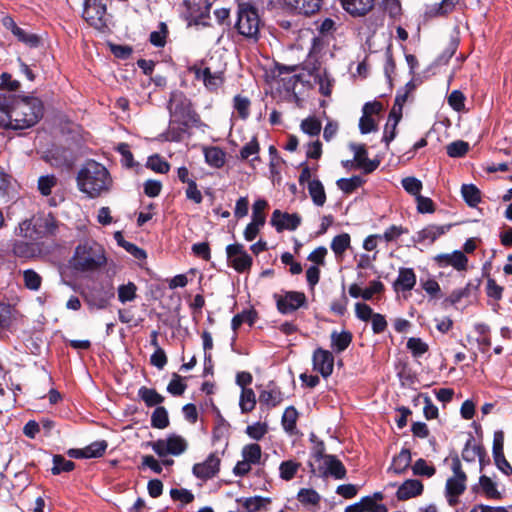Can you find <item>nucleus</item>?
<instances>
[{
  "mask_svg": "<svg viewBox=\"0 0 512 512\" xmlns=\"http://www.w3.org/2000/svg\"><path fill=\"white\" fill-rule=\"evenodd\" d=\"M416 284V275L412 268H400L393 287L395 291H410Z\"/></svg>",
  "mask_w": 512,
  "mask_h": 512,
  "instance_id": "nucleus-19",
  "label": "nucleus"
},
{
  "mask_svg": "<svg viewBox=\"0 0 512 512\" xmlns=\"http://www.w3.org/2000/svg\"><path fill=\"white\" fill-rule=\"evenodd\" d=\"M466 489V480L460 478L450 477L446 482L445 492L447 501L450 506H455L458 503V497Z\"/></svg>",
  "mask_w": 512,
  "mask_h": 512,
  "instance_id": "nucleus-17",
  "label": "nucleus"
},
{
  "mask_svg": "<svg viewBox=\"0 0 512 512\" xmlns=\"http://www.w3.org/2000/svg\"><path fill=\"white\" fill-rule=\"evenodd\" d=\"M282 400V393L277 388L264 390L259 395L260 404L266 405L268 407H275L280 404Z\"/></svg>",
  "mask_w": 512,
  "mask_h": 512,
  "instance_id": "nucleus-28",
  "label": "nucleus"
},
{
  "mask_svg": "<svg viewBox=\"0 0 512 512\" xmlns=\"http://www.w3.org/2000/svg\"><path fill=\"white\" fill-rule=\"evenodd\" d=\"M7 118L2 126L22 130L34 126L43 116L42 102L37 98L16 99L3 96Z\"/></svg>",
  "mask_w": 512,
  "mask_h": 512,
  "instance_id": "nucleus-1",
  "label": "nucleus"
},
{
  "mask_svg": "<svg viewBox=\"0 0 512 512\" xmlns=\"http://www.w3.org/2000/svg\"><path fill=\"white\" fill-rule=\"evenodd\" d=\"M297 417V410L293 406L286 408L282 416V425L287 432L291 433L294 431Z\"/></svg>",
  "mask_w": 512,
  "mask_h": 512,
  "instance_id": "nucleus-47",
  "label": "nucleus"
},
{
  "mask_svg": "<svg viewBox=\"0 0 512 512\" xmlns=\"http://www.w3.org/2000/svg\"><path fill=\"white\" fill-rule=\"evenodd\" d=\"M205 159L210 165L220 168L225 163V153L219 147H209L205 149Z\"/></svg>",
  "mask_w": 512,
  "mask_h": 512,
  "instance_id": "nucleus-30",
  "label": "nucleus"
},
{
  "mask_svg": "<svg viewBox=\"0 0 512 512\" xmlns=\"http://www.w3.org/2000/svg\"><path fill=\"white\" fill-rule=\"evenodd\" d=\"M19 41L25 43L30 47H37L40 44V38L36 34H29L20 27H14L13 33Z\"/></svg>",
  "mask_w": 512,
  "mask_h": 512,
  "instance_id": "nucleus-49",
  "label": "nucleus"
},
{
  "mask_svg": "<svg viewBox=\"0 0 512 512\" xmlns=\"http://www.w3.org/2000/svg\"><path fill=\"white\" fill-rule=\"evenodd\" d=\"M301 129L310 136H317L321 131V122L316 117H308L302 121Z\"/></svg>",
  "mask_w": 512,
  "mask_h": 512,
  "instance_id": "nucleus-53",
  "label": "nucleus"
},
{
  "mask_svg": "<svg viewBox=\"0 0 512 512\" xmlns=\"http://www.w3.org/2000/svg\"><path fill=\"white\" fill-rule=\"evenodd\" d=\"M170 496L175 501H181L184 504L191 503L194 500V495L187 489H171Z\"/></svg>",
  "mask_w": 512,
  "mask_h": 512,
  "instance_id": "nucleus-63",
  "label": "nucleus"
},
{
  "mask_svg": "<svg viewBox=\"0 0 512 512\" xmlns=\"http://www.w3.org/2000/svg\"><path fill=\"white\" fill-rule=\"evenodd\" d=\"M450 228L451 225H428L418 233L417 241L423 242L425 240H429L430 243H433L438 237L445 234Z\"/></svg>",
  "mask_w": 512,
  "mask_h": 512,
  "instance_id": "nucleus-21",
  "label": "nucleus"
},
{
  "mask_svg": "<svg viewBox=\"0 0 512 512\" xmlns=\"http://www.w3.org/2000/svg\"><path fill=\"white\" fill-rule=\"evenodd\" d=\"M34 227L37 228V233L39 235H53L57 229V222L55 218L49 214L46 217L38 219L35 222Z\"/></svg>",
  "mask_w": 512,
  "mask_h": 512,
  "instance_id": "nucleus-24",
  "label": "nucleus"
},
{
  "mask_svg": "<svg viewBox=\"0 0 512 512\" xmlns=\"http://www.w3.org/2000/svg\"><path fill=\"white\" fill-rule=\"evenodd\" d=\"M309 194L317 206H323L326 202V194L322 183L319 180H312L308 183Z\"/></svg>",
  "mask_w": 512,
  "mask_h": 512,
  "instance_id": "nucleus-26",
  "label": "nucleus"
},
{
  "mask_svg": "<svg viewBox=\"0 0 512 512\" xmlns=\"http://www.w3.org/2000/svg\"><path fill=\"white\" fill-rule=\"evenodd\" d=\"M268 206L267 201L259 199L253 204L252 208V221L255 224L263 226L265 224L266 216L264 214L265 208Z\"/></svg>",
  "mask_w": 512,
  "mask_h": 512,
  "instance_id": "nucleus-43",
  "label": "nucleus"
},
{
  "mask_svg": "<svg viewBox=\"0 0 512 512\" xmlns=\"http://www.w3.org/2000/svg\"><path fill=\"white\" fill-rule=\"evenodd\" d=\"M363 184V180L360 176H353L351 178H341L337 181V186L344 193L349 194L356 190Z\"/></svg>",
  "mask_w": 512,
  "mask_h": 512,
  "instance_id": "nucleus-42",
  "label": "nucleus"
},
{
  "mask_svg": "<svg viewBox=\"0 0 512 512\" xmlns=\"http://www.w3.org/2000/svg\"><path fill=\"white\" fill-rule=\"evenodd\" d=\"M271 225L276 228L278 232L283 230H296L301 223V217L297 213L289 214L283 213L280 210H275L272 213Z\"/></svg>",
  "mask_w": 512,
  "mask_h": 512,
  "instance_id": "nucleus-12",
  "label": "nucleus"
},
{
  "mask_svg": "<svg viewBox=\"0 0 512 512\" xmlns=\"http://www.w3.org/2000/svg\"><path fill=\"white\" fill-rule=\"evenodd\" d=\"M286 8L291 11L310 16L317 13L322 5L323 0H282Z\"/></svg>",
  "mask_w": 512,
  "mask_h": 512,
  "instance_id": "nucleus-13",
  "label": "nucleus"
},
{
  "mask_svg": "<svg viewBox=\"0 0 512 512\" xmlns=\"http://www.w3.org/2000/svg\"><path fill=\"white\" fill-rule=\"evenodd\" d=\"M58 184V179L55 175H44L38 179V190L43 196H49L52 189Z\"/></svg>",
  "mask_w": 512,
  "mask_h": 512,
  "instance_id": "nucleus-37",
  "label": "nucleus"
},
{
  "mask_svg": "<svg viewBox=\"0 0 512 512\" xmlns=\"http://www.w3.org/2000/svg\"><path fill=\"white\" fill-rule=\"evenodd\" d=\"M461 193L465 202L471 207H475L481 201V192L473 184L462 185Z\"/></svg>",
  "mask_w": 512,
  "mask_h": 512,
  "instance_id": "nucleus-29",
  "label": "nucleus"
},
{
  "mask_svg": "<svg viewBox=\"0 0 512 512\" xmlns=\"http://www.w3.org/2000/svg\"><path fill=\"white\" fill-rule=\"evenodd\" d=\"M250 100L246 97L237 95L234 97V108L238 112L239 117L246 119L249 115Z\"/></svg>",
  "mask_w": 512,
  "mask_h": 512,
  "instance_id": "nucleus-60",
  "label": "nucleus"
},
{
  "mask_svg": "<svg viewBox=\"0 0 512 512\" xmlns=\"http://www.w3.org/2000/svg\"><path fill=\"white\" fill-rule=\"evenodd\" d=\"M256 405L255 393L251 388L242 389L239 406L242 413L251 412Z\"/></svg>",
  "mask_w": 512,
  "mask_h": 512,
  "instance_id": "nucleus-31",
  "label": "nucleus"
},
{
  "mask_svg": "<svg viewBox=\"0 0 512 512\" xmlns=\"http://www.w3.org/2000/svg\"><path fill=\"white\" fill-rule=\"evenodd\" d=\"M316 29L323 37L332 35L336 30V23L331 18H325L316 22Z\"/></svg>",
  "mask_w": 512,
  "mask_h": 512,
  "instance_id": "nucleus-56",
  "label": "nucleus"
},
{
  "mask_svg": "<svg viewBox=\"0 0 512 512\" xmlns=\"http://www.w3.org/2000/svg\"><path fill=\"white\" fill-rule=\"evenodd\" d=\"M259 27L260 18L257 9L249 3L239 4L236 23L238 32L248 38H257Z\"/></svg>",
  "mask_w": 512,
  "mask_h": 512,
  "instance_id": "nucleus-5",
  "label": "nucleus"
},
{
  "mask_svg": "<svg viewBox=\"0 0 512 512\" xmlns=\"http://www.w3.org/2000/svg\"><path fill=\"white\" fill-rule=\"evenodd\" d=\"M221 459L216 453H211L205 461L193 466V474L201 479L208 480L217 475L220 470Z\"/></svg>",
  "mask_w": 512,
  "mask_h": 512,
  "instance_id": "nucleus-10",
  "label": "nucleus"
},
{
  "mask_svg": "<svg viewBox=\"0 0 512 512\" xmlns=\"http://www.w3.org/2000/svg\"><path fill=\"white\" fill-rule=\"evenodd\" d=\"M468 150L469 144L462 140L454 141L446 147L447 154L453 158L464 156Z\"/></svg>",
  "mask_w": 512,
  "mask_h": 512,
  "instance_id": "nucleus-48",
  "label": "nucleus"
},
{
  "mask_svg": "<svg viewBox=\"0 0 512 512\" xmlns=\"http://www.w3.org/2000/svg\"><path fill=\"white\" fill-rule=\"evenodd\" d=\"M411 460L412 457L410 450L402 449L400 453L393 458L389 471H393L395 474H402L410 466Z\"/></svg>",
  "mask_w": 512,
  "mask_h": 512,
  "instance_id": "nucleus-22",
  "label": "nucleus"
},
{
  "mask_svg": "<svg viewBox=\"0 0 512 512\" xmlns=\"http://www.w3.org/2000/svg\"><path fill=\"white\" fill-rule=\"evenodd\" d=\"M402 186L409 194L417 198L422 189V182L415 177H406L402 180Z\"/></svg>",
  "mask_w": 512,
  "mask_h": 512,
  "instance_id": "nucleus-58",
  "label": "nucleus"
},
{
  "mask_svg": "<svg viewBox=\"0 0 512 512\" xmlns=\"http://www.w3.org/2000/svg\"><path fill=\"white\" fill-rule=\"evenodd\" d=\"M23 280L25 287L34 291L40 288L42 282L41 276L31 269L23 272Z\"/></svg>",
  "mask_w": 512,
  "mask_h": 512,
  "instance_id": "nucleus-50",
  "label": "nucleus"
},
{
  "mask_svg": "<svg viewBox=\"0 0 512 512\" xmlns=\"http://www.w3.org/2000/svg\"><path fill=\"white\" fill-rule=\"evenodd\" d=\"M158 31H153L150 34L149 41L156 47H163L166 44V36L168 34L167 25L163 22L160 23Z\"/></svg>",
  "mask_w": 512,
  "mask_h": 512,
  "instance_id": "nucleus-52",
  "label": "nucleus"
},
{
  "mask_svg": "<svg viewBox=\"0 0 512 512\" xmlns=\"http://www.w3.org/2000/svg\"><path fill=\"white\" fill-rule=\"evenodd\" d=\"M227 258L230 265L237 272H244L250 269L252 265V257L245 251L241 244H231L226 248Z\"/></svg>",
  "mask_w": 512,
  "mask_h": 512,
  "instance_id": "nucleus-8",
  "label": "nucleus"
},
{
  "mask_svg": "<svg viewBox=\"0 0 512 512\" xmlns=\"http://www.w3.org/2000/svg\"><path fill=\"white\" fill-rule=\"evenodd\" d=\"M114 295V288L112 286H109L107 289H93L87 298V302L96 309H105L110 305Z\"/></svg>",
  "mask_w": 512,
  "mask_h": 512,
  "instance_id": "nucleus-15",
  "label": "nucleus"
},
{
  "mask_svg": "<svg viewBox=\"0 0 512 512\" xmlns=\"http://www.w3.org/2000/svg\"><path fill=\"white\" fill-rule=\"evenodd\" d=\"M313 368L324 378L330 376L334 367V356L328 350L317 348L313 353Z\"/></svg>",
  "mask_w": 512,
  "mask_h": 512,
  "instance_id": "nucleus-11",
  "label": "nucleus"
},
{
  "mask_svg": "<svg viewBox=\"0 0 512 512\" xmlns=\"http://www.w3.org/2000/svg\"><path fill=\"white\" fill-rule=\"evenodd\" d=\"M311 467L313 466L311 465ZM311 472L314 474L317 473L318 476L324 478L332 476L333 478L340 480L346 477V468L334 455H327L324 458V463H321L317 470L312 468Z\"/></svg>",
  "mask_w": 512,
  "mask_h": 512,
  "instance_id": "nucleus-9",
  "label": "nucleus"
},
{
  "mask_svg": "<svg viewBox=\"0 0 512 512\" xmlns=\"http://www.w3.org/2000/svg\"><path fill=\"white\" fill-rule=\"evenodd\" d=\"M107 1L84 0L82 17L90 26L100 31L107 28Z\"/></svg>",
  "mask_w": 512,
  "mask_h": 512,
  "instance_id": "nucleus-6",
  "label": "nucleus"
},
{
  "mask_svg": "<svg viewBox=\"0 0 512 512\" xmlns=\"http://www.w3.org/2000/svg\"><path fill=\"white\" fill-rule=\"evenodd\" d=\"M167 108L170 114L169 140L180 141L190 127L199 123V115L193 109L190 99L177 90L171 93Z\"/></svg>",
  "mask_w": 512,
  "mask_h": 512,
  "instance_id": "nucleus-2",
  "label": "nucleus"
},
{
  "mask_svg": "<svg viewBox=\"0 0 512 512\" xmlns=\"http://www.w3.org/2000/svg\"><path fill=\"white\" fill-rule=\"evenodd\" d=\"M479 484L487 497L493 499H500L502 497L501 493L497 490L495 483L488 476H481Z\"/></svg>",
  "mask_w": 512,
  "mask_h": 512,
  "instance_id": "nucleus-45",
  "label": "nucleus"
},
{
  "mask_svg": "<svg viewBox=\"0 0 512 512\" xmlns=\"http://www.w3.org/2000/svg\"><path fill=\"white\" fill-rule=\"evenodd\" d=\"M105 264L104 248L94 241H86L79 244L71 259V266L80 272L95 271Z\"/></svg>",
  "mask_w": 512,
  "mask_h": 512,
  "instance_id": "nucleus-4",
  "label": "nucleus"
},
{
  "mask_svg": "<svg viewBox=\"0 0 512 512\" xmlns=\"http://www.w3.org/2000/svg\"><path fill=\"white\" fill-rule=\"evenodd\" d=\"M138 396L148 407L159 405L164 401V397L155 389L147 388L145 386L139 389Z\"/></svg>",
  "mask_w": 512,
  "mask_h": 512,
  "instance_id": "nucleus-25",
  "label": "nucleus"
},
{
  "mask_svg": "<svg viewBox=\"0 0 512 512\" xmlns=\"http://www.w3.org/2000/svg\"><path fill=\"white\" fill-rule=\"evenodd\" d=\"M435 260L440 266H452L458 271L466 270L468 258L461 251H454L452 254H440Z\"/></svg>",
  "mask_w": 512,
  "mask_h": 512,
  "instance_id": "nucleus-16",
  "label": "nucleus"
},
{
  "mask_svg": "<svg viewBox=\"0 0 512 512\" xmlns=\"http://www.w3.org/2000/svg\"><path fill=\"white\" fill-rule=\"evenodd\" d=\"M137 286L133 282H128L127 284L120 285L118 287V300L125 304L127 302L134 301L137 297Z\"/></svg>",
  "mask_w": 512,
  "mask_h": 512,
  "instance_id": "nucleus-32",
  "label": "nucleus"
},
{
  "mask_svg": "<svg viewBox=\"0 0 512 512\" xmlns=\"http://www.w3.org/2000/svg\"><path fill=\"white\" fill-rule=\"evenodd\" d=\"M77 185L80 191L94 198L110 190L112 178L104 165L88 160L77 174Z\"/></svg>",
  "mask_w": 512,
  "mask_h": 512,
  "instance_id": "nucleus-3",
  "label": "nucleus"
},
{
  "mask_svg": "<svg viewBox=\"0 0 512 512\" xmlns=\"http://www.w3.org/2000/svg\"><path fill=\"white\" fill-rule=\"evenodd\" d=\"M407 348L415 357H419L428 351V345L424 343L420 338L414 337L408 339Z\"/></svg>",
  "mask_w": 512,
  "mask_h": 512,
  "instance_id": "nucleus-57",
  "label": "nucleus"
},
{
  "mask_svg": "<svg viewBox=\"0 0 512 512\" xmlns=\"http://www.w3.org/2000/svg\"><path fill=\"white\" fill-rule=\"evenodd\" d=\"M375 0H341L343 8L353 16H364L373 7Z\"/></svg>",
  "mask_w": 512,
  "mask_h": 512,
  "instance_id": "nucleus-18",
  "label": "nucleus"
},
{
  "mask_svg": "<svg viewBox=\"0 0 512 512\" xmlns=\"http://www.w3.org/2000/svg\"><path fill=\"white\" fill-rule=\"evenodd\" d=\"M350 149L354 151V160L358 168L365 173L373 172L380 164L378 160H370L367 156V150L364 145L350 144Z\"/></svg>",
  "mask_w": 512,
  "mask_h": 512,
  "instance_id": "nucleus-14",
  "label": "nucleus"
},
{
  "mask_svg": "<svg viewBox=\"0 0 512 512\" xmlns=\"http://www.w3.org/2000/svg\"><path fill=\"white\" fill-rule=\"evenodd\" d=\"M151 425L157 429H165L169 425L168 412L163 406H158L151 415Z\"/></svg>",
  "mask_w": 512,
  "mask_h": 512,
  "instance_id": "nucleus-33",
  "label": "nucleus"
},
{
  "mask_svg": "<svg viewBox=\"0 0 512 512\" xmlns=\"http://www.w3.org/2000/svg\"><path fill=\"white\" fill-rule=\"evenodd\" d=\"M465 96L459 90H454L448 96L449 105L456 111H461L464 108Z\"/></svg>",
  "mask_w": 512,
  "mask_h": 512,
  "instance_id": "nucleus-64",
  "label": "nucleus"
},
{
  "mask_svg": "<svg viewBox=\"0 0 512 512\" xmlns=\"http://www.w3.org/2000/svg\"><path fill=\"white\" fill-rule=\"evenodd\" d=\"M203 83L209 90H216L224 81L222 72L212 73L209 67L204 68Z\"/></svg>",
  "mask_w": 512,
  "mask_h": 512,
  "instance_id": "nucleus-35",
  "label": "nucleus"
},
{
  "mask_svg": "<svg viewBox=\"0 0 512 512\" xmlns=\"http://www.w3.org/2000/svg\"><path fill=\"white\" fill-rule=\"evenodd\" d=\"M75 468L74 462L66 460L62 455H54L52 474L58 475L61 472H70Z\"/></svg>",
  "mask_w": 512,
  "mask_h": 512,
  "instance_id": "nucleus-39",
  "label": "nucleus"
},
{
  "mask_svg": "<svg viewBox=\"0 0 512 512\" xmlns=\"http://www.w3.org/2000/svg\"><path fill=\"white\" fill-rule=\"evenodd\" d=\"M471 440H468L465 444V447L462 451V458L465 461L471 462L474 461L475 457L478 456L480 462H482L483 457L485 456V449L482 446L475 445L470 448Z\"/></svg>",
  "mask_w": 512,
  "mask_h": 512,
  "instance_id": "nucleus-41",
  "label": "nucleus"
},
{
  "mask_svg": "<svg viewBox=\"0 0 512 512\" xmlns=\"http://www.w3.org/2000/svg\"><path fill=\"white\" fill-rule=\"evenodd\" d=\"M147 167L157 173H167L170 165L168 162L163 160L160 156L154 155L148 158Z\"/></svg>",
  "mask_w": 512,
  "mask_h": 512,
  "instance_id": "nucleus-54",
  "label": "nucleus"
},
{
  "mask_svg": "<svg viewBox=\"0 0 512 512\" xmlns=\"http://www.w3.org/2000/svg\"><path fill=\"white\" fill-rule=\"evenodd\" d=\"M261 454V447L256 443L246 445L242 450L243 458L251 464L259 463Z\"/></svg>",
  "mask_w": 512,
  "mask_h": 512,
  "instance_id": "nucleus-46",
  "label": "nucleus"
},
{
  "mask_svg": "<svg viewBox=\"0 0 512 512\" xmlns=\"http://www.w3.org/2000/svg\"><path fill=\"white\" fill-rule=\"evenodd\" d=\"M169 454L180 455L187 449L186 441L178 435H171L166 439Z\"/></svg>",
  "mask_w": 512,
  "mask_h": 512,
  "instance_id": "nucleus-36",
  "label": "nucleus"
},
{
  "mask_svg": "<svg viewBox=\"0 0 512 512\" xmlns=\"http://www.w3.org/2000/svg\"><path fill=\"white\" fill-rule=\"evenodd\" d=\"M107 446H108V444L105 440L96 441V442L91 443L90 445H88L84 448L86 457L87 458L101 457L105 453Z\"/></svg>",
  "mask_w": 512,
  "mask_h": 512,
  "instance_id": "nucleus-51",
  "label": "nucleus"
},
{
  "mask_svg": "<svg viewBox=\"0 0 512 512\" xmlns=\"http://www.w3.org/2000/svg\"><path fill=\"white\" fill-rule=\"evenodd\" d=\"M246 433L255 440H260L267 433V425L265 423L257 422L253 425H249L246 428Z\"/></svg>",
  "mask_w": 512,
  "mask_h": 512,
  "instance_id": "nucleus-62",
  "label": "nucleus"
},
{
  "mask_svg": "<svg viewBox=\"0 0 512 512\" xmlns=\"http://www.w3.org/2000/svg\"><path fill=\"white\" fill-rule=\"evenodd\" d=\"M414 475H421L431 477L435 474L436 469L433 466H429L424 459H418L412 466Z\"/></svg>",
  "mask_w": 512,
  "mask_h": 512,
  "instance_id": "nucleus-55",
  "label": "nucleus"
},
{
  "mask_svg": "<svg viewBox=\"0 0 512 512\" xmlns=\"http://www.w3.org/2000/svg\"><path fill=\"white\" fill-rule=\"evenodd\" d=\"M352 342V333L343 331L341 333L333 331L331 333V344L337 353L346 350Z\"/></svg>",
  "mask_w": 512,
  "mask_h": 512,
  "instance_id": "nucleus-23",
  "label": "nucleus"
},
{
  "mask_svg": "<svg viewBox=\"0 0 512 512\" xmlns=\"http://www.w3.org/2000/svg\"><path fill=\"white\" fill-rule=\"evenodd\" d=\"M276 306L280 313L289 314L305 306L307 299L303 292L286 291L284 294H274Z\"/></svg>",
  "mask_w": 512,
  "mask_h": 512,
  "instance_id": "nucleus-7",
  "label": "nucleus"
},
{
  "mask_svg": "<svg viewBox=\"0 0 512 512\" xmlns=\"http://www.w3.org/2000/svg\"><path fill=\"white\" fill-rule=\"evenodd\" d=\"M423 492V484L416 479L406 480L397 490L399 500H407L416 497Z\"/></svg>",
  "mask_w": 512,
  "mask_h": 512,
  "instance_id": "nucleus-20",
  "label": "nucleus"
},
{
  "mask_svg": "<svg viewBox=\"0 0 512 512\" xmlns=\"http://www.w3.org/2000/svg\"><path fill=\"white\" fill-rule=\"evenodd\" d=\"M298 500L303 504L317 505L320 501V496L313 489H301L298 493Z\"/></svg>",
  "mask_w": 512,
  "mask_h": 512,
  "instance_id": "nucleus-59",
  "label": "nucleus"
},
{
  "mask_svg": "<svg viewBox=\"0 0 512 512\" xmlns=\"http://www.w3.org/2000/svg\"><path fill=\"white\" fill-rule=\"evenodd\" d=\"M256 312L253 310L244 311L240 314H237L233 317L231 326L234 331H237L238 328L242 325V323L246 322L250 326H252L256 320Z\"/></svg>",
  "mask_w": 512,
  "mask_h": 512,
  "instance_id": "nucleus-44",
  "label": "nucleus"
},
{
  "mask_svg": "<svg viewBox=\"0 0 512 512\" xmlns=\"http://www.w3.org/2000/svg\"><path fill=\"white\" fill-rule=\"evenodd\" d=\"M300 466V463L293 460L283 461L279 467L280 477L283 480L290 481L294 478Z\"/></svg>",
  "mask_w": 512,
  "mask_h": 512,
  "instance_id": "nucleus-38",
  "label": "nucleus"
},
{
  "mask_svg": "<svg viewBox=\"0 0 512 512\" xmlns=\"http://www.w3.org/2000/svg\"><path fill=\"white\" fill-rule=\"evenodd\" d=\"M114 238L117 241L118 245L123 247L127 252H129L131 255H133L136 259H145L146 258V252L136 246L133 243H130L126 241L120 231L115 232Z\"/></svg>",
  "mask_w": 512,
  "mask_h": 512,
  "instance_id": "nucleus-27",
  "label": "nucleus"
},
{
  "mask_svg": "<svg viewBox=\"0 0 512 512\" xmlns=\"http://www.w3.org/2000/svg\"><path fill=\"white\" fill-rule=\"evenodd\" d=\"M186 387H187L186 384H184L182 382L181 376L174 373L172 380L170 381V383L167 386V391L169 393H171L172 395L179 396L184 393V391L186 390Z\"/></svg>",
  "mask_w": 512,
  "mask_h": 512,
  "instance_id": "nucleus-61",
  "label": "nucleus"
},
{
  "mask_svg": "<svg viewBox=\"0 0 512 512\" xmlns=\"http://www.w3.org/2000/svg\"><path fill=\"white\" fill-rule=\"evenodd\" d=\"M350 235L342 233L333 238L331 242V249L336 256H342L344 252L350 247Z\"/></svg>",
  "mask_w": 512,
  "mask_h": 512,
  "instance_id": "nucleus-34",
  "label": "nucleus"
},
{
  "mask_svg": "<svg viewBox=\"0 0 512 512\" xmlns=\"http://www.w3.org/2000/svg\"><path fill=\"white\" fill-rule=\"evenodd\" d=\"M270 502L271 500L269 498L260 496L250 497L244 500L243 508L245 509V512H255L266 507Z\"/></svg>",
  "mask_w": 512,
  "mask_h": 512,
  "instance_id": "nucleus-40",
  "label": "nucleus"
}]
</instances>
